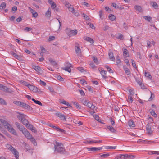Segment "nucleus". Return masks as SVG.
<instances>
[{
    "label": "nucleus",
    "instance_id": "f257e3e1",
    "mask_svg": "<svg viewBox=\"0 0 159 159\" xmlns=\"http://www.w3.org/2000/svg\"><path fill=\"white\" fill-rule=\"evenodd\" d=\"M54 152L61 153H63L65 151V148L63 144L57 142H54Z\"/></svg>",
    "mask_w": 159,
    "mask_h": 159
},
{
    "label": "nucleus",
    "instance_id": "f03ea898",
    "mask_svg": "<svg viewBox=\"0 0 159 159\" xmlns=\"http://www.w3.org/2000/svg\"><path fill=\"white\" fill-rule=\"evenodd\" d=\"M0 121L4 125L5 128L7 129L9 132L14 135H17V134L15 130L9 124L2 119H0Z\"/></svg>",
    "mask_w": 159,
    "mask_h": 159
},
{
    "label": "nucleus",
    "instance_id": "7ed1b4c3",
    "mask_svg": "<svg viewBox=\"0 0 159 159\" xmlns=\"http://www.w3.org/2000/svg\"><path fill=\"white\" fill-rule=\"evenodd\" d=\"M6 147L14 155L16 159H19V154L16 149L14 148L9 144H7L6 145Z\"/></svg>",
    "mask_w": 159,
    "mask_h": 159
},
{
    "label": "nucleus",
    "instance_id": "20e7f679",
    "mask_svg": "<svg viewBox=\"0 0 159 159\" xmlns=\"http://www.w3.org/2000/svg\"><path fill=\"white\" fill-rule=\"evenodd\" d=\"M65 32L70 37L75 36L78 33L77 30L75 29L72 30L69 28L66 29Z\"/></svg>",
    "mask_w": 159,
    "mask_h": 159
},
{
    "label": "nucleus",
    "instance_id": "39448f33",
    "mask_svg": "<svg viewBox=\"0 0 159 159\" xmlns=\"http://www.w3.org/2000/svg\"><path fill=\"white\" fill-rule=\"evenodd\" d=\"M19 82L21 83L23 85L27 86L29 89L32 91L33 90L34 88L35 87L24 80H19Z\"/></svg>",
    "mask_w": 159,
    "mask_h": 159
},
{
    "label": "nucleus",
    "instance_id": "423d86ee",
    "mask_svg": "<svg viewBox=\"0 0 159 159\" xmlns=\"http://www.w3.org/2000/svg\"><path fill=\"white\" fill-rule=\"evenodd\" d=\"M0 89L2 91L9 93H12L13 91L12 90L7 88L6 86H3L0 84Z\"/></svg>",
    "mask_w": 159,
    "mask_h": 159
},
{
    "label": "nucleus",
    "instance_id": "0eeeda50",
    "mask_svg": "<svg viewBox=\"0 0 159 159\" xmlns=\"http://www.w3.org/2000/svg\"><path fill=\"white\" fill-rule=\"evenodd\" d=\"M25 136L28 139L32 136L30 133L25 128L21 130V131Z\"/></svg>",
    "mask_w": 159,
    "mask_h": 159
},
{
    "label": "nucleus",
    "instance_id": "6e6552de",
    "mask_svg": "<svg viewBox=\"0 0 159 159\" xmlns=\"http://www.w3.org/2000/svg\"><path fill=\"white\" fill-rule=\"evenodd\" d=\"M56 115L58 117L60 120L63 121H66L65 116L62 113H56Z\"/></svg>",
    "mask_w": 159,
    "mask_h": 159
},
{
    "label": "nucleus",
    "instance_id": "1a4fd4ad",
    "mask_svg": "<svg viewBox=\"0 0 159 159\" xmlns=\"http://www.w3.org/2000/svg\"><path fill=\"white\" fill-rule=\"evenodd\" d=\"M17 113L18 114L17 115V117L21 121L23 120L25 118V117L26 116V115L24 114L21 113L19 112H17Z\"/></svg>",
    "mask_w": 159,
    "mask_h": 159
},
{
    "label": "nucleus",
    "instance_id": "9d476101",
    "mask_svg": "<svg viewBox=\"0 0 159 159\" xmlns=\"http://www.w3.org/2000/svg\"><path fill=\"white\" fill-rule=\"evenodd\" d=\"M102 141L100 140H85L84 143H85L92 144L94 143H102Z\"/></svg>",
    "mask_w": 159,
    "mask_h": 159
},
{
    "label": "nucleus",
    "instance_id": "9b49d317",
    "mask_svg": "<svg viewBox=\"0 0 159 159\" xmlns=\"http://www.w3.org/2000/svg\"><path fill=\"white\" fill-rule=\"evenodd\" d=\"M87 150L90 151H97L98 150H100L102 149V147H92V148H87Z\"/></svg>",
    "mask_w": 159,
    "mask_h": 159
},
{
    "label": "nucleus",
    "instance_id": "f8f14e48",
    "mask_svg": "<svg viewBox=\"0 0 159 159\" xmlns=\"http://www.w3.org/2000/svg\"><path fill=\"white\" fill-rule=\"evenodd\" d=\"M23 144L25 149H26L25 152H27L28 151H31V154H32L33 153V150L32 148H30L29 144L25 143H24Z\"/></svg>",
    "mask_w": 159,
    "mask_h": 159
},
{
    "label": "nucleus",
    "instance_id": "ddd939ff",
    "mask_svg": "<svg viewBox=\"0 0 159 159\" xmlns=\"http://www.w3.org/2000/svg\"><path fill=\"white\" fill-rule=\"evenodd\" d=\"M28 8L30 12L32 14V16L34 18H36L38 16V13L35 11V10L32 9L30 7H29Z\"/></svg>",
    "mask_w": 159,
    "mask_h": 159
},
{
    "label": "nucleus",
    "instance_id": "4468645a",
    "mask_svg": "<svg viewBox=\"0 0 159 159\" xmlns=\"http://www.w3.org/2000/svg\"><path fill=\"white\" fill-rule=\"evenodd\" d=\"M26 127L29 129L31 130L33 132L36 133L37 131L35 128L33 127V125L30 124H28Z\"/></svg>",
    "mask_w": 159,
    "mask_h": 159
},
{
    "label": "nucleus",
    "instance_id": "2eb2a0df",
    "mask_svg": "<svg viewBox=\"0 0 159 159\" xmlns=\"http://www.w3.org/2000/svg\"><path fill=\"white\" fill-rule=\"evenodd\" d=\"M34 69L39 74H41L42 73V70L40 67L38 66H33Z\"/></svg>",
    "mask_w": 159,
    "mask_h": 159
},
{
    "label": "nucleus",
    "instance_id": "dca6fc26",
    "mask_svg": "<svg viewBox=\"0 0 159 159\" xmlns=\"http://www.w3.org/2000/svg\"><path fill=\"white\" fill-rule=\"evenodd\" d=\"M48 3L51 5V6L52 9H54L56 7V4L54 3L52 0H48Z\"/></svg>",
    "mask_w": 159,
    "mask_h": 159
},
{
    "label": "nucleus",
    "instance_id": "f3484780",
    "mask_svg": "<svg viewBox=\"0 0 159 159\" xmlns=\"http://www.w3.org/2000/svg\"><path fill=\"white\" fill-rule=\"evenodd\" d=\"M86 106L92 110H93L95 107V106L93 105V103L90 102H88Z\"/></svg>",
    "mask_w": 159,
    "mask_h": 159
},
{
    "label": "nucleus",
    "instance_id": "a211bd4d",
    "mask_svg": "<svg viewBox=\"0 0 159 159\" xmlns=\"http://www.w3.org/2000/svg\"><path fill=\"white\" fill-rule=\"evenodd\" d=\"M99 71L100 72V74H101L102 76L104 79L106 78V74L107 72L106 71H104L102 69H99Z\"/></svg>",
    "mask_w": 159,
    "mask_h": 159
},
{
    "label": "nucleus",
    "instance_id": "6ab92c4d",
    "mask_svg": "<svg viewBox=\"0 0 159 159\" xmlns=\"http://www.w3.org/2000/svg\"><path fill=\"white\" fill-rule=\"evenodd\" d=\"M107 128L112 133L115 134L116 133V130L112 126L109 125L107 126Z\"/></svg>",
    "mask_w": 159,
    "mask_h": 159
},
{
    "label": "nucleus",
    "instance_id": "aec40b11",
    "mask_svg": "<svg viewBox=\"0 0 159 159\" xmlns=\"http://www.w3.org/2000/svg\"><path fill=\"white\" fill-rule=\"evenodd\" d=\"M69 10L70 11L72 12L73 13H74L75 15L78 16L79 15L78 13L75 12V11L74 10L73 7L71 5L69 8Z\"/></svg>",
    "mask_w": 159,
    "mask_h": 159
},
{
    "label": "nucleus",
    "instance_id": "412c9836",
    "mask_svg": "<svg viewBox=\"0 0 159 159\" xmlns=\"http://www.w3.org/2000/svg\"><path fill=\"white\" fill-rule=\"evenodd\" d=\"M75 50L76 53L78 55H80L81 52V50L80 49L79 47L77 46H75Z\"/></svg>",
    "mask_w": 159,
    "mask_h": 159
},
{
    "label": "nucleus",
    "instance_id": "4be33fe9",
    "mask_svg": "<svg viewBox=\"0 0 159 159\" xmlns=\"http://www.w3.org/2000/svg\"><path fill=\"white\" fill-rule=\"evenodd\" d=\"M123 56L125 57H128L129 56L128 51L126 49H124L123 50Z\"/></svg>",
    "mask_w": 159,
    "mask_h": 159
},
{
    "label": "nucleus",
    "instance_id": "5701e85b",
    "mask_svg": "<svg viewBox=\"0 0 159 159\" xmlns=\"http://www.w3.org/2000/svg\"><path fill=\"white\" fill-rule=\"evenodd\" d=\"M126 154H119L117 156V159L121 158V159H127Z\"/></svg>",
    "mask_w": 159,
    "mask_h": 159
},
{
    "label": "nucleus",
    "instance_id": "b1692460",
    "mask_svg": "<svg viewBox=\"0 0 159 159\" xmlns=\"http://www.w3.org/2000/svg\"><path fill=\"white\" fill-rule=\"evenodd\" d=\"M30 141L33 143L34 145H36L37 144L36 142V141L35 139L32 136L30 138L28 139Z\"/></svg>",
    "mask_w": 159,
    "mask_h": 159
},
{
    "label": "nucleus",
    "instance_id": "393cba45",
    "mask_svg": "<svg viewBox=\"0 0 159 159\" xmlns=\"http://www.w3.org/2000/svg\"><path fill=\"white\" fill-rule=\"evenodd\" d=\"M108 55L110 60L112 61H114L115 60V58L114 56L113 53L112 52H110L109 53Z\"/></svg>",
    "mask_w": 159,
    "mask_h": 159
},
{
    "label": "nucleus",
    "instance_id": "a878e982",
    "mask_svg": "<svg viewBox=\"0 0 159 159\" xmlns=\"http://www.w3.org/2000/svg\"><path fill=\"white\" fill-rule=\"evenodd\" d=\"M149 111L151 113V115L154 116L155 118H156L157 117V115L156 114L154 111L153 110L150 109Z\"/></svg>",
    "mask_w": 159,
    "mask_h": 159
},
{
    "label": "nucleus",
    "instance_id": "bb28decb",
    "mask_svg": "<svg viewBox=\"0 0 159 159\" xmlns=\"http://www.w3.org/2000/svg\"><path fill=\"white\" fill-rule=\"evenodd\" d=\"M15 125L17 128L20 130L23 129L24 127L23 126H20V123L18 122H16Z\"/></svg>",
    "mask_w": 159,
    "mask_h": 159
},
{
    "label": "nucleus",
    "instance_id": "cd10ccee",
    "mask_svg": "<svg viewBox=\"0 0 159 159\" xmlns=\"http://www.w3.org/2000/svg\"><path fill=\"white\" fill-rule=\"evenodd\" d=\"M150 4L154 8H157L158 5L156 2H150Z\"/></svg>",
    "mask_w": 159,
    "mask_h": 159
},
{
    "label": "nucleus",
    "instance_id": "c85d7f7f",
    "mask_svg": "<svg viewBox=\"0 0 159 159\" xmlns=\"http://www.w3.org/2000/svg\"><path fill=\"white\" fill-rule=\"evenodd\" d=\"M85 40L90 42L91 43H94L93 40L89 37H86L85 38Z\"/></svg>",
    "mask_w": 159,
    "mask_h": 159
},
{
    "label": "nucleus",
    "instance_id": "c756f323",
    "mask_svg": "<svg viewBox=\"0 0 159 159\" xmlns=\"http://www.w3.org/2000/svg\"><path fill=\"white\" fill-rule=\"evenodd\" d=\"M128 125L131 127H134L135 126V124L132 120H129L128 122Z\"/></svg>",
    "mask_w": 159,
    "mask_h": 159
},
{
    "label": "nucleus",
    "instance_id": "7c9ffc66",
    "mask_svg": "<svg viewBox=\"0 0 159 159\" xmlns=\"http://www.w3.org/2000/svg\"><path fill=\"white\" fill-rule=\"evenodd\" d=\"M134 7L136 11L139 12H141L142 11V8L140 6L136 5L134 6Z\"/></svg>",
    "mask_w": 159,
    "mask_h": 159
},
{
    "label": "nucleus",
    "instance_id": "2f4dec72",
    "mask_svg": "<svg viewBox=\"0 0 159 159\" xmlns=\"http://www.w3.org/2000/svg\"><path fill=\"white\" fill-rule=\"evenodd\" d=\"M78 70L82 73H85L87 72L86 70L83 68L82 67H80L77 68Z\"/></svg>",
    "mask_w": 159,
    "mask_h": 159
},
{
    "label": "nucleus",
    "instance_id": "473e14b6",
    "mask_svg": "<svg viewBox=\"0 0 159 159\" xmlns=\"http://www.w3.org/2000/svg\"><path fill=\"white\" fill-rule=\"evenodd\" d=\"M51 11L48 9L45 13V16L46 17L49 18L51 16Z\"/></svg>",
    "mask_w": 159,
    "mask_h": 159
},
{
    "label": "nucleus",
    "instance_id": "72a5a7b5",
    "mask_svg": "<svg viewBox=\"0 0 159 159\" xmlns=\"http://www.w3.org/2000/svg\"><path fill=\"white\" fill-rule=\"evenodd\" d=\"M143 17L145 19V20L150 22L152 20V18L149 16H143Z\"/></svg>",
    "mask_w": 159,
    "mask_h": 159
},
{
    "label": "nucleus",
    "instance_id": "f704fd0d",
    "mask_svg": "<svg viewBox=\"0 0 159 159\" xmlns=\"http://www.w3.org/2000/svg\"><path fill=\"white\" fill-rule=\"evenodd\" d=\"M21 122L24 125L26 126L27 125L29 124V122L28 120H27L25 119V118Z\"/></svg>",
    "mask_w": 159,
    "mask_h": 159
},
{
    "label": "nucleus",
    "instance_id": "c9c22d12",
    "mask_svg": "<svg viewBox=\"0 0 159 159\" xmlns=\"http://www.w3.org/2000/svg\"><path fill=\"white\" fill-rule=\"evenodd\" d=\"M133 96V95H129L128 97V100H127V101L129 103H132L133 100L132 97Z\"/></svg>",
    "mask_w": 159,
    "mask_h": 159
},
{
    "label": "nucleus",
    "instance_id": "e433bc0d",
    "mask_svg": "<svg viewBox=\"0 0 159 159\" xmlns=\"http://www.w3.org/2000/svg\"><path fill=\"white\" fill-rule=\"evenodd\" d=\"M32 100L33 101L34 103H35L36 104H37L39 105L40 106H42V104L41 103L40 101H38V100H36L34 98L32 99Z\"/></svg>",
    "mask_w": 159,
    "mask_h": 159
},
{
    "label": "nucleus",
    "instance_id": "4c0bfd02",
    "mask_svg": "<svg viewBox=\"0 0 159 159\" xmlns=\"http://www.w3.org/2000/svg\"><path fill=\"white\" fill-rule=\"evenodd\" d=\"M109 19H110L111 21H113L115 20L116 19L115 16L112 14H110L109 16Z\"/></svg>",
    "mask_w": 159,
    "mask_h": 159
},
{
    "label": "nucleus",
    "instance_id": "58836bf2",
    "mask_svg": "<svg viewBox=\"0 0 159 159\" xmlns=\"http://www.w3.org/2000/svg\"><path fill=\"white\" fill-rule=\"evenodd\" d=\"M93 117H94V118L96 120H97V121H98L100 123H102L101 122V120L99 119V116H98V115H94L93 116Z\"/></svg>",
    "mask_w": 159,
    "mask_h": 159
},
{
    "label": "nucleus",
    "instance_id": "ea45409f",
    "mask_svg": "<svg viewBox=\"0 0 159 159\" xmlns=\"http://www.w3.org/2000/svg\"><path fill=\"white\" fill-rule=\"evenodd\" d=\"M145 75L146 77H148V79H151L152 76L150 75V73L148 72H145Z\"/></svg>",
    "mask_w": 159,
    "mask_h": 159
},
{
    "label": "nucleus",
    "instance_id": "a19ab883",
    "mask_svg": "<svg viewBox=\"0 0 159 159\" xmlns=\"http://www.w3.org/2000/svg\"><path fill=\"white\" fill-rule=\"evenodd\" d=\"M116 146H106L105 149H114L116 148Z\"/></svg>",
    "mask_w": 159,
    "mask_h": 159
},
{
    "label": "nucleus",
    "instance_id": "79ce46f5",
    "mask_svg": "<svg viewBox=\"0 0 159 159\" xmlns=\"http://www.w3.org/2000/svg\"><path fill=\"white\" fill-rule=\"evenodd\" d=\"M105 68L107 69V71L109 72L110 73H113V70L111 69L110 67H109L107 65L105 66Z\"/></svg>",
    "mask_w": 159,
    "mask_h": 159
},
{
    "label": "nucleus",
    "instance_id": "37998d69",
    "mask_svg": "<svg viewBox=\"0 0 159 159\" xmlns=\"http://www.w3.org/2000/svg\"><path fill=\"white\" fill-rule=\"evenodd\" d=\"M147 131L148 133L149 134H151L152 133V131L151 130V127L149 126L147 127Z\"/></svg>",
    "mask_w": 159,
    "mask_h": 159
},
{
    "label": "nucleus",
    "instance_id": "c03bdc74",
    "mask_svg": "<svg viewBox=\"0 0 159 159\" xmlns=\"http://www.w3.org/2000/svg\"><path fill=\"white\" fill-rule=\"evenodd\" d=\"M63 69L65 71H67L70 73L71 71V70L70 68L68 67H64L63 68Z\"/></svg>",
    "mask_w": 159,
    "mask_h": 159
},
{
    "label": "nucleus",
    "instance_id": "a18cd8bd",
    "mask_svg": "<svg viewBox=\"0 0 159 159\" xmlns=\"http://www.w3.org/2000/svg\"><path fill=\"white\" fill-rule=\"evenodd\" d=\"M73 104L77 108L80 109L81 108V106H80L77 102H74L73 103Z\"/></svg>",
    "mask_w": 159,
    "mask_h": 159
},
{
    "label": "nucleus",
    "instance_id": "49530a36",
    "mask_svg": "<svg viewBox=\"0 0 159 159\" xmlns=\"http://www.w3.org/2000/svg\"><path fill=\"white\" fill-rule=\"evenodd\" d=\"M124 69L125 71V73L127 75H129L130 74V71L128 68H124Z\"/></svg>",
    "mask_w": 159,
    "mask_h": 159
},
{
    "label": "nucleus",
    "instance_id": "de8ad7c7",
    "mask_svg": "<svg viewBox=\"0 0 159 159\" xmlns=\"http://www.w3.org/2000/svg\"><path fill=\"white\" fill-rule=\"evenodd\" d=\"M0 104L7 105V103L3 99L0 98Z\"/></svg>",
    "mask_w": 159,
    "mask_h": 159
},
{
    "label": "nucleus",
    "instance_id": "09e8293b",
    "mask_svg": "<svg viewBox=\"0 0 159 159\" xmlns=\"http://www.w3.org/2000/svg\"><path fill=\"white\" fill-rule=\"evenodd\" d=\"M110 156V154L109 153H107L105 154H103L100 156L101 157H102L104 158H106Z\"/></svg>",
    "mask_w": 159,
    "mask_h": 159
},
{
    "label": "nucleus",
    "instance_id": "8fccbe9b",
    "mask_svg": "<svg viewBox=\"0 0 159 159\" xmlns=\"http://www.w3.org/2000/svg\"><path fill=\"white\" fill-rule=\"evenodd\" d=\"M40 48L41 49V52H43V53H47L48 52L42 46H41Z\"/></svg>",
    "mask_w": 159,
    "mask_h": 159
},
{
    "label": "nucleus",
    "instance_id": "3c124183",
    "mask_svg": "<svg viewBox=\"0 0 159 159\" xmlns=\"http://www.w3.org/2000/svg\"><path fill=\"white\" fill-rule=\"evenodd\" d=\"M55 39V37L53 36H50L49 37V38L48 39V41L49 42H50L53 40Z\"/></svg>",
    "mask_w": 159,
    "mask_h": 159
},
{
    "label": "nucleus",
    "instance_id": "603ef678",
    "mask_svg": "<svg viewBox=\"0 0 159 159\" xmlns=\"http://www.w3.org/2000/svg\"><path fill=\"white\" fill-rule=\"evenodd\" d=\"M127 159H133L135 157L134 156L132 155H128L126 154Z\"/></svg>",
    "mask_w": 159,
    "mask_h": 159
},
{
    "label": "nucleus",
    "instance_id": "864d4df0",
    "mask_svg": "<svg viewBox=\"0 0 159 159\" xmlns=\"http://www.w3.org/2000/svg\"><path fill=\"white\" fill-rule=\"evenodd\" d=\"M129 95H133L134 94V91L133 89H129Z\"/></svg>",
    "mask_w": 159,
    "mask_h": 159
},
{
    "label": "nucleus",
    "instance_id": "5fc2aeb1",
    "mask_svg": "<svg viewBox=\"0 0 159 159\" xmlns=\"http://www.w3.org/2000/svg\"><path fill=\"white\" fill-rule=\"evenodd\" d=\"M59 102L61 103H62L65 105H66V103H67V101H65L63 100H61V99L59 100Z\"/></svg>",
    "mask_w": 159,
    "mask_h": 159
},
{
    "label": "nucleus",
    "instance_id": "6e6d98bb",
    "mask_svg": "<svg viewBox=\"0 0 159 159\" xmlns=\"http://www.w3.org/2000/svg\"><path fill=\"white\" fill-rule=\"evenodd\" d=\"M49 61L53 65L55 66L57 65L56 62L55 61H53L52 59H49Z\"/></svg>",
    "mask_w": 159,
    "mask_h": 159
},
{
    "label": "nucleus",
    "instance_id": "4d7b16f0",
    "mask_svg": "<svg viewBox=\"0 0 159 159\" xmlns=\"http://www.w3.org/2000/svg\"><path fill=\"white\" fill-rule=\"evenodd\" d=\"M21 102L19 101H15L13 102V103L15 104L16 105L19 106H20V105L21 104Z\"/></svg>",
    "mask_w": 159,
    "mask_h": 159
},
{
    "label": "nucleus",
    "instance_id": "13d9d810",
    "mask_svg": "<svg viewBox=\"0 0 159 159\" xmlns=\"http://www.w3.org/2000/svg\"><path fill=\"white\" fill-rule=\"evenodd\" d=\"M48 89L50 91V92L52 93H53L54 94L55 93H56V92L54 91V89L52 87H49L48 88Z\"/></svg>",
    "mask_w": 159,
    "mask_h": 159
},
{
    "label": "nucleus",
    "instance_id": "bf43d9fd",
    "mask_svg": "<svg viewBox=\"0 0 159 159\" xmlns=\"http://www.w3.org/2000/svg\"><path fill=\"white\" fill-rule=\"evenodd\" d=\"M6 7V4L5 2L2 3L0 5V8L1 9L5 8Z\"/></svg>",
    "mask_w": 159,
    "mask_h": 159
},
{
    "label": "nucleus",
    "instance_id": "052dcab7",
    "mask_svg": "<svg viewBox=\"0 0 159 159\" xmlns=\"http://www.w3.org/2000/svg\"><path fill=\"white\" fill-rule=\"evenodd\" d=\"M25 108L27 109L29 111H32L33 110V108L27 104L26 105Z\"/></svg>",
    "mask_w": 159,
    "mask_h": 159
},
{
    "label": "nucleus",
    "instance_id": "680f3d73",
    "mask_svg": "<svg viewBox=\"0 0 159 159\" xmlns=\"http://www.w3.org/2000/svg\"><path fill=\"white\" fill-rule=\"evenodd\" d=\"M148 118L149 121L151 123H152L153 122V120L152 117L150 116H148Z\"/></svg>",
    "mask_w": 159,
    "mask_h": 159
},
{
    "label": "nucleus",
    "instance_id": "e2e57ef3",
    "mask_svg": "<svg viewBox=\"0 0 159 159\" xmlns=\"http://www.w3.org/2000/svg\"><path fill=\"white\" fill-rule=\"evenodd\" d=\"M146 140H143L142 139H139L137 141V142L139 143H142L144 144H146Z\"/></svg>",
    "mask_w": 159,
    "mask_h": 159
},
{
    "label": "nucleus",
    "instance_id": "0e129e2a",
    "mask_svg": "<svg viewBox=\"0 0 159 159\" xmlns=\"http://www.w3.org/2000/svg\"><path fill=\"white\" fill-rule=\"evenodd\" d=\"M54 77L57 80H61L62 79H63L62 78L61 76L58 75L57 74L55 75Z\"/></svg>",
    "mask_w": 159,
    "mask_h": 159
},
{
    "label": "nucleus",
    "instance_id": "69168bd1",
    "mask_svg": "<svg viewBox=\"0 0 159 159\" xmlns=\"http://www.w3.org/2000/svg\"><path fill=\"white\" fill-rule=\"evenodd\" d=\"M87 101L86 100V99H83L81 101L82 103H83L84 105L86 106L87 104Z\"/></svg>",
    "mask_w": 159,
    "mask_h": 159
},
{
    "label": "nucleus",
    "instance_id": "338daca9",
    "mask_svg": "<svg viewBox=\"0 0 159 159\" xmlns=\"http://www.w3.org/2000/svg\"><path fill=\"white\" fill-rule=\"evenodd\" d=\"M65 67H68L70 68L71 67L72 65L69 63L67 62L65 63Z\"/></svg>",
    "mask_w": 159,
    "mask_h": 159
},
{
    "label": "nucleus",
    "instance_id": "774afa93",
    "mask_svg": "<svg viewBox=\"0 0 159 159\" xmlns=\"http://www.w3.org/2000/svg\"><path fill=\"white\" fill-rule=\"evenodd\" d=\"M117 38L120 39H123V36L121 34H119Z\"/></svg>",
    "mask_w": 159,
    "mask_h": 159
}]
</instances>
